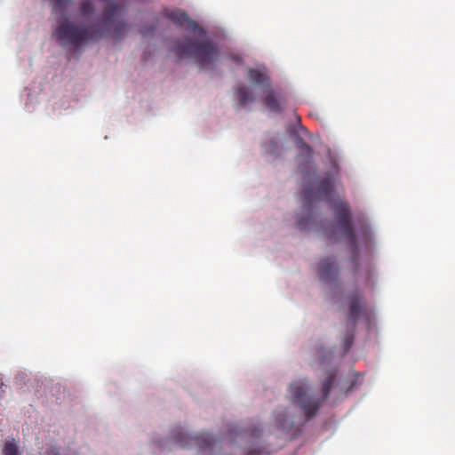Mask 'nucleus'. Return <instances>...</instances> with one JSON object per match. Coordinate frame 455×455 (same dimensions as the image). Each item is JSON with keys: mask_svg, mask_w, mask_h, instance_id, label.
Listing matches in <instances>:
<instances>
[{"mask_svg": "<svg viewBox=\"0 0 455 455\" xmlns=\"http://www.w3.org/2000/svg\"><path fill=\"white\" fill-rule=\"evenodd\" d=\"M334 211L336 225H332L330 228H324V234L330 240L338 241L339 238L337 236L338 233L347 243L350 247L353 260L355 261L358 246L356 235L351 221V212L349 205L347 202L338 199L332 203Z\"/></svg>", "mask_w": 455, "mask_h": 455, "instance_id": "20e7f679", "label": "nucleus"}, {"mask_svg": "<svg viewBox=\"0 0 455 455\" xmlns=\"http://www.w3.org/2000/svg\"><path fill=\"white\" fill-rule=\"evenodd\" d=\"M267 147V150L271 153H276L278 149V146L275 142L270 141L268 145H266Z\"/></svg>", "mask_w": 455, "mask_h": 455, "instance_id": "412c9836", "label": "nucleus"}, {"mask_svg": "<svg viewBox=\"0 0 455 455\" xmlns=\"http://www.w3.org/2000/svg\"><path fill=\"white\" fill-rule=\"evenodd\" d=\"M258 89L260 91V101L267 110L275 113L283 110V91L280 87L272 85L268 69L264 65H258Z\"/></svg>", "mask_w": 455, "mask_h": 455, "instance_id": "423d86ee", "label": "nucleus"}, {"mask_svg": "<svg viewBox=\"0 0 455 455\" xmlns=\"http://www.w3.org/2000/svg\"><path fill=\"white\" fill-rule=\"evenodd\" d=\"M349 300V313L347 323H351L353 327L356 324V322L360 319L363 314V296L360 291L355 292L348 296Z\"/></svg>", "mask_w": 455, "mask_h": 455, "instance_id": "1a4fd4ad", "label": "nucleus"}, {"mask_svg": "<svg viewBox=\"0 0 455 455\" xmlns=\"http://www.w3.org/2000/svg\"><path fill=\"white\" fill-rule=\"evenodd\" d=\"M277 420H278V423H279L280 427L283 429H289L293 425V421L292 420H291L290 419H288L286 417H281V415H279L277 417Z\"/></svg>", "mask_w": 455, "mask_h": 455, "instance_id": "6ab92c4d", "label": "nucleus"}, {"mask_svg": "<svg viewBox=\"0 0 455 455\" xmlns=\"http://www.w3.org/2000/svg\"><path fill=\"white\" fill-rule=\"evenodd\" d=\"M298 147L300 150L298 156V161L300 166L302 167V165H307L312 162L313 150L311 147L302 140L299 141Z\"/></svg>", "mask_w": 455, "mask_h": 455, "instance_id": "f8f14e48", "label": "nucleus"}, {"mask_svg": "<svg viewBox=\"0 0 455 455\" xmlns=\"http://www.w3.org/2000/svg\"><path fill=\"white\" fill-rule=\"evenodd\" d=\"M255 429L232 428L223 439L208 433L191 436L180 428L173 432L172 438L180 447L196 446L209 455H255L256 449L248 445L247 438L254 435Z\"/></svg>", "mask_w": 455, "mask_h": 455, "instance_id": "f257e3e1", "label": "nucleus"}, {"mask_svg": "<svg viewBox=\"0 0 455 455\" xmlns=\"http://www.w3.org/2000/svg\"><path fill=\"white\" fill-rule=\"evenodd\" d=\"M234 60H235L236 62L240 63L241 62V58L238 57V56H234L233 57Z\"/></svg>", "mask_w": 455, "mask_h": 455, "instance_id": "393cba45", "label": "nucleus"}, {"mask_svg": "<svg viewBox=\"0 0 455 455\" xmlns=\"http://www.w3.org/2000/svg\"><path fill=\"white\" fill-rule=\"evenodd\" d=\"M313 224V218L311 215L307 216L306 218H301L298 220L297 226L300 230L307 229Z\"/></svg>", "mask_w": 455, "mask_h": 455, "instance_id": "f3484780", "label": "nucleus"}, {"mask_svg": "<svg viewBox=\"0 0 455 455\" xmlns=\"http://www.w3.org/2000/svg\"><path fill=\"white\" fill-rule=\"evenodd\" d=\"M3 455H21L19 447L12 442H6L3 448Z\"/></svg>", "mask_w": 455, "mask_h": 455, "instance_id": "4468645a", "label": "nucleus"}, {"mask_svg": "<svg viewBox=\"0 0 455 455\" xmlns=\"http://www.w3.org/2000/svg\"><path fill=\"white\" fill-rule=\"evenodd\" d=\"M167 18L180 27H186L190 31H196L198 28L197 23L180 10H173L168 12Z\"/></svg>", "mask_w": 455, "mask_h": 455, "instance_id": "9d476101", "label": "nucleus"}, {"mask_svg": "<svg viewBox=\"0 0 455 455\" xmlns=\"http://www.w3.org/2000/svg\"><path fill=\"white\" fill-rule=\"evenodd\" d=\"M339 267L338 262L332 258L323 259L317 268V274L321 281L324 283H331L338 277Z\"/></svg>", "mask_w": 455, "mask_h": 455, "instance_id": "6e6552de", "label": "nucleus"}, {"mask_svg": "<svg viewBox=\"0 0 455 455\" xmlns=\"http://www.w3.org/2000/svg\"><path fill=\"white\" fill-rule=\"evenodd\" d=\"M335 377L336 372L334 371L328 372L326 379L323 382L322 398L309 395L307 394L308 385L305 379L295 380L291 384L289 389L290 398L293 403L300 407L307 419H310L316 415L323 401L328 397Z\"/></svg>", "mask_w": 455, "mask_h": 455, "instance_id": "7ed1b4c3", "label": "nucleus"}, {"mask_svg": "<svg viewBox=\"0 0 455 455\" xmlns=\"http://www.w3.org/2000/svg\"><path fill=\"white\" fill-rule=\"evenodd\" d=\"M93 12V4L90 0H84L80 5V12L82 15H88Z\"/></svg>", "mask_w": 455, "mask_h": 455, "instance_id": "a211bd4d", "label": "nucleus"}, {"mask_svg": "<svg viewBox=\"0 0 455 455\" xmlns=\"http://www.w3.org/2000/svg\"><path fill=\"white\" fill-rule=\"evenodd\" d=\"M254 73H255V70H254V69H251V70H250V75H251V77L252 79H254V77H255Z\"/></svg>", "mask_w": 455, "mask_h": 455, "instance_id": "a878e982", "label": "nucleus"}, {"mask_svg": "<svg viewBox=\"0 0 455 455\" xmlns=\"http://www.w3.org/2000/svg\"><path fill=\"white\" fill-rule=\"evenodd\" d=\"M353 339H354V336L353 335H349L345 339V343H344V346H345V351H348L349 348L351 347L352 344H353Z\"/></svg>", "mask_w": 455, "mask_h": 455, "instance_id": "aec40b11", "label": "nucleus"}, {"mask_svg": "<svg viewBox=\"0 0 455 455\" xmlns=\"http://www.w3.org/2000/svg\"><path fill=\"white\" fill-rule=\"evenodd\" d=\"M363 239H364V242L365 243H368L369 239H370V230L368 228H363Z\"/></svg>", "mask_w": 455, "mask_h": 455, "instance_id": "4be33fe9", "label": "nucleus"}, {"mask_svg": "<svg viewBox=\"0 0 455 455\" xmlns=\"http://www.w3.org/2000/svg\"><path fill=\"white\" fill-rule=\"evenodd\" d=\"M257 455H259V452L258 451Z\"/></svg>", "mask_w": 455, "mask_h": 455, "instance_id": "bb28decb", "label": "nucleus"}, {"mask_svg": "<svg viewBox=\"0 0 455 455\" xmlns=\"http://www.w3.org/2000/svg\"><path fill=\"white\" fill-rule=\"evenodd\" d=\"M127 32V25L124 21H117L114 24L111 36L115 40H119L124 36Z\"/></svg>", "mask_w": 455, "mask_h": 455, "instance_id": "ddd939ff", "label": "nucleus"}, {"mask_svg": "<svg viewBox=\"0 0 455 455\" xmlns=\"http://www.w3.org/2000/svg\"><path fill=\"white\" fill-rule=\"evenodd\" d=\"M53 2V12H62L67 6L72 2V0H52Z\"/></svg>", "mask_w": 455, "mask_h": 455, "instance_id": "dca6fc26", "label": "nucleus"}, {"mask_svg": "<svg viewBox=\"0 0 455 455\" xmlns=\"http://www.w3.org/2000/svg\"><path fill=\"white\" fill-rule=\"evenodd\" d=\"M124 12V6L120 4H110L105 8L103 12L102 22L105 25H109L116 17Z\"/></svg>", "mask_w": 455, "mask_h": 455, "instance_id": "9b49d317", "label": "nucleus"}, {"mask_svg": "<svg viewBox=\"0 0 455 455\" xmlns=\"http://www.w3.org/2000/svg\"><path fill=\"white\" fill-rule=\"evenodd\" d=\"M333 189V180L331 177L323 178L315 192L312 189H306L303 192L304 208L309 212L315 200H330Z\"/></svg>", "mask_w": 455, "mask_h": 455, "instance_id": "0eeeda50", "label": "nucleus"}, {"mask_svg": "<svg viewBox=\"0 0 455 455\" xmlns=\"http://www.w3.org/2000/svg\"><path fill=\"white\" fill-rule=\"evenodd\" d=\"M54 34L62 44L76 48L89 42H97L106 36L100 26L77 27L69 20L59 25Z\"/></svg>", "mask_w": 455, "mask_h": 455, "instance_id": "39448f33", "label": "nucleus"}, {"mask_svg": "<svg viewBox=\"0 0 455 455\" xmlns=\"http://www.w3.org/2000/svg\"><path fill=\"white\" fill-rule=\"evenodd\" d=\"M236 98L239 100L240 104H245L250 97L249 92L246 87H238L235 91Z\"/></svg>", "mask_w": 455, "mask_h": 455, "instance_id": "2eb2a0df", "label": "nucleus"}, {"mask_svg": "<svg viewBox=\"0 0 455 455\" xmlns=\"http://www.w3.org/2000/svg\"><path fill=\"white\" fill-rule=\"evenodd\" d=\"M47 455H59L55 450H51L47 452Z\"/></svg>", "mask_w": 455, "mask_h": 455, "instance_id": "b1692460", "label": "nucleus"}, {"mask_svg": "<svg viewBox=\"0 0 455 455\" xmlns=\"http://www.w3.org/2000/svg\"><path fill=\"white\" fill-rule=\"evenodd\" d=\"M154 28H155V26H154V27H151V28H142L140 29V33H141L142 35L146 36L148 33H149V32L153 31V30H154Z\"/></svg>", "mask_w": 455, "mask_h": 455, "instance_id": "5701e85b", "label": "nucleus"}, {"mask_svg": "<svg viewBox=\"0 0 455 455\" xmlns=\"http://www.w3.org/2000/svg\"><path fill=\"white\" fill-rule=\"evenodd\" d=\"M172 52L178 60L184 58L192 60L200 69L208 68L220 58L217 44L208 37L177 39L172 45Z\"/></svg>", "mask_w": 455, "mask_h": 455, "instance_id": "f03ea898", "label": "nucleus"}]
</instances>
